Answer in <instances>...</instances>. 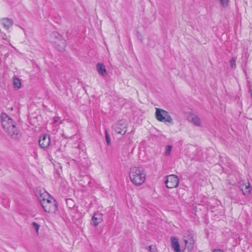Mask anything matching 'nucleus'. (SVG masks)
<instances>
[{"label":"nucleus","mask_w":252,"mask_h":252,"mask_svg":"<svg viewBox=\"0 0 252 252\" xmlns=\"http://www.w3.org/2000/svg\"><path fill=\"white\" fill-rule=\"evenodd\" d=\"M0 118L1 125L5 131L12 138L14 139H19L21 136V133L13 120L5 113H2L0 114Z\"/></svg>","instance_id":"obj_1"},{"label":"nucleus","mask_w":252,"mask_h":252,"mask_svg":"<svg viewBox=\"0 0 252 252\" xmlns=\"http://www.w3.org/2000/svg\"><path fill=\"white\" fill-rule=\"evenodd\" d=\"M129 176L131 181L135 185H142L145 180L146 174L142 167H132L130 168Z\"/></svg>","instance_id":"obj_2"},{"label":"nucleus","mask_w":252,"mask_h":252,"mask_svg":"<svg viewBox=\"0 0 252 252\" xmlns=\"http://www.w3.org/2000/svg\"><path fill=\"white\" fill-rule=\"evenodd\" d=\"M156 117L157 119L161 122H168L170 124H173V119L169 113L167 111L163 110L161 108H157L156 110Z\"/></svg>","instance_id":"obj_3"},{"label":"nucleus","mask_w":252,"mask_h":252,"mask_svg":"<svg viewBox=\"0 0 252 252\" xmlns=\"http://www.w3.org/2000/svg\"><path fill=\"white\" fill-rule=\"evenodd\" d=\"M40 204L44 210L47 213H54L58 209V205L55 200L52 202L48 199H43L40 201Z\"/></svg>","instance_id":"obj_4"},{"label":"nucleus","mask_w":252,"mask_h":252,"mask_svg":"<svg viewBox=\"0 0 252 252\" xmlns=\"http://www.w3.org/2000/svg\"><path fill=\"white\" fill-rule=\"evenodd\" d=\"M179 183V180L177 176L171 174L166 176V180L164 184L166 187L168 189H173L178 186Z\"/></svg>","instance_id":"obj_5"},{"label":"nucleus","mask_w":252,"mask_h":252,"mask_svg":"<svg viewBox=\"0 0 252 252\" xmlns=\"http://www.w3.org/2000/svg\"><path fill=\"white\" fill-rule=\"evenodd\" d=\"M38 145L43 149H47L51 145V139L49 135L43 134L40 136L38 140Z\"/></svg>","instance_id":"obj_6"},{"label":"nucleus","mask_w":252,"mask_h":252,"mask_svg":"<svg viewBox=\"0 0 252 252\" xmlns=\"http://www.w3.org/2000/svg\"><path fill=\"white\" fill-rule=\"evenodd\" d=\"M127 125L124 120L119 121L114 126L115 131L119 134H125L126 132Z\"/></svg>","instance_id":"obj_7"},{"label":"nucleus","mask_w":252,"mask_h":252,"mask_svg":"<svg viewBox=\"0 0 252 252\" xmlns=\"http://www.w3.org/2000/svg\"><path fill=\"white\" fill-rule=\"evenodd\" d=\"M184 243L186 248L189 250L191 251L194 245L193 234L192 232H189L188 234V236H184Z\"/></svg>","instance_id":"obj_8"},{"label":"nucleus","mask_w":252,"mask_h":252,"mask_svg":"<svg viewBox=\"0 0 252 252\" xmlns=\"http://www.w3.org/2000/svg\"><path fill=\"white\" fill-rule=\"evenodd\" d=\"M93 223L94 226H97L102 220V214L99 213H95L92 219Z\"/></svg>","instance_id":"obj_9"},{"label":"nucleus","mask_w":252,"mask_h":252,"mask_svg":"<svg viewBox=\"0 0 252 252\" xmlns=\"http://www.w3.org/2000/svg\"><path fill=\"white\" fill-rule=\"evenodd\" d=\"M171 246L175 252H181L178 239L175 237H171Z\"/></svg>","instance_id":"obj_10"},{"label":"nucleus","mask_w":252,"mask_h":252,"mask_svg":"<svg viewBox=\"0 0 252 252\" xmlns=\"http://www.w3.org/2000/svg\"><path fill=\"white\" fill-rule=\"evenodd\" d=\"M58 36L62 38L60 35L58 34ZM66 46L65 40L63 39H60L59 42H56V46L58 50L60 51H63L64 50V48Z\"/></svg>","instance_id":"obj_11"},{"label":"nucleus","mask_w":252,"mask_h":252,"mask_svg":"<svg viewBox=\"0 0 252 252\" xmlns=\"http://www.w3.org/2000/svg\"><path fill=\"white\" fill-rule=\"evenodd\" d=\"M96 69L98 73L102 76H104L106 74V69L103 63H98L96 64Z\"/></svg>","instance_id":"obj_12"},{"label":"nucleus","mask_w":252,"mask_h":252,"mask_svg":"<svg viewBox=\"0 0 252 252\" xmlns=\"http://www.w3.org/2000/svg\"><path fill=\"white\" fill-rule=\"evenodd\" d=\"M2 21L4 27L6 29L10 28L13 24L12 20L10 18H4Z\"/></svg>","instance_id":"obj_13"},{"label":"nucleus","mask_w":252,"mask_h":252,"mask_svg":"<svg viewBox=\"0 0 252 252\" xmlns=\"http://www.w3.org/2000/svg\"><path fill=\"white\" fill-rule=\"evenodd\" d=\"M189 118L191 122L195 126H199L200 125V120L197 116L192 115L189 117Z\"/></svg>","instance_id":"obj_14"},{"label":"nucleus","mask_w":252,"mask_h":252,"mask_svg":"<svg viewBox=\"0 0 252 252\" xmlns=\"http://www.w3.org/2000/svg\"><path fill=\"white\" fill-rule=\"evenodd\" d=\"M13 85L15 88L17 89H19L21 85L20 79L17 77H15L13 80Z\"/></svg>","instance_id":"obj_15"},{"label":"nucleus","mask_w":252,"mask_h":252,"mask_svg":"<svg viewBox=\"0 0 252 252\" xmlns=\"http://www.w3.org/2000/svg\"><path fill=\"white\" fill-rule=\"evenodd\" d=\"M172 146L171 145H167L166 147V152H165V156H169L171 154Z\"/></svg>","instance_id":"obj_16"},{"label":"nucleus","mask_w":252,"mask_h":252,"mask_svg":"<svg viewBox=\"0 0 252 252\" xmlns=\"http://www.w3.org/2000/svg\"><path fill=\"white\" fill-rule=\"evenodd\" d=\"M230 65L232 68H235L236 67L235 60L232 58L230 60Z\"/></svg>","instance_id":"obj_17"},{"label":"nucleus","mask_w":252,"mask_h":252,"mask_svg":"<svg viewBox=\"0 0 252 252\" xmlns=\"http://www.w3.org/2000/svg\"><path fill=\"white\" fill-rule=\"evenodd\" d=\"M223 7H226L228 5L229 0H220Z\"/></svg>","instance_id":"obj_18"},{"label":"nucleus","mask_w":252,"mask_h":252,"mask_svg":"<svg viewBox=\"0 0 252 252\" xmlns=\"http://www.w3.org/2000/svg\"><path fill=\"white\" fill-rule=\"evenodd\" d=\"M32 226L35 229L36 232L38 233L40 227L39 225L36 222H32Z\"/></svg>","instance_id":"obj_19"},{"label":"nucleus","mask_w":252,"mask_h":252,"mask_svg":"<svg viewBox=\"0 0 252 252\" xmlns=\"http://www.w3.org/2000/svg\"><path fill=\"white\" fill-rule=\"evenodd\" d=\"M105 139L107 144L109 145L110 144V138L109 135L106 131H105Z\"/></svg>","instance_id":"obj_20"},{"label":"nucleus","mask_w":252,"mask_h":252,"mask_svg":"<svg viewBox=\"0 0 252 252\" xmlns=\"http://www.w3.org/2000/svg\"><path fill=\"white\" fill-rule=\"evenodd\" d=\"M251 189L248 190L245 189V190H244L243 189H242L243 194L246 196L250 194V193L251 192Z\"/></svg>","instance_id":"obj_21"},{"label":"nucleus","mask_w":252,"mask_h":252,"mask_svg":"<svg viewBox=\"0 0 252 252\" xmlns=\"http://www.w3.org/2000/svg\"><path fill=\"white\" fill-rule=\"evenodd\" d=\"M148 249L149 251H150L151 252H155L156 250V248H155V247H152V246H149L148 247Z\"/></svg>","instance_id":"obj_22"},{"label":"nucleus","mask_w":252,"mask_h":252,"mask_svg":"<svg viewBox=\"0 0 252 252\" xmlns=\"http://www.w3.org/2000/svg\"><path fill=\"white\" fill-rule=\"evenodd\" d=\"M84 180H87V184H89L90 182V178L88 176H85L83 178Z\"/></svg>","instance_id":"obj_23"},{"label":"nucleus","mask_w":252,"mask_h":252,"mask_svg":"<svg viewBox=\"0 0 252 252\" xmlns=\"http://www.w3.org/2000/svg\"><path fill=\"white\" fill-rule=\"evenodd\" d=\"M213 252H223V251L220 249H214Z\"/></svg>","instance_id":"obj_24"},{"label":"nucleus","mask_w":252,"mask_h":252,"mask_svg":"<svg viewBox=\"0 0 252 252\" xmlns=\"http://www.w3.org/2000/svg\"><path fill=\"white\" fill-rule=\"evenodd\" d=\"M137 36H138V38L142 41V35L138 32H137Z\"/></svg>","instance_id":"obj_25"},{"label":"nucleus","mask_w":252,"mask_h":252,"mask_svg":"<svg viewBox=\"0 0 252 252\" xmlns=\"http://www.w3.org/2000/svg\"><path fill=\"white\" fill-rule=\"evenodd\" d=\"M245 189H248V190L251 189V186L249 183L248 186H246Z\"/></svg>","instance_id":"obj_26"},{"label":"nucleus","mask_w":252,"mask_h":252,"mask_svg":"<svg viewBox=\"0 0 252 252\" xmlns=\"http://www.w3.org/2000/svg\"><path fill=\"white\" fill-rule=\"evenodd\" d=\"M249 92L251 94V96L252 97V89L250 88L249 89Z\"/></svg>","instance_id":"obj_27"},{"label":"nucleus","mask_w":252,"mask_h":252,"mask_svg":"<svg viewBox=\"0 0 252 252\" xmlns=\"http://www.w3.org/2000/svg\"><path fill=\"white\" fill-rule=\"evenodd\" d=\"M56 122H57V120H55L54 122V123H56Z\"/></svg>","instance_id":"obj_28"}]
</instances>
